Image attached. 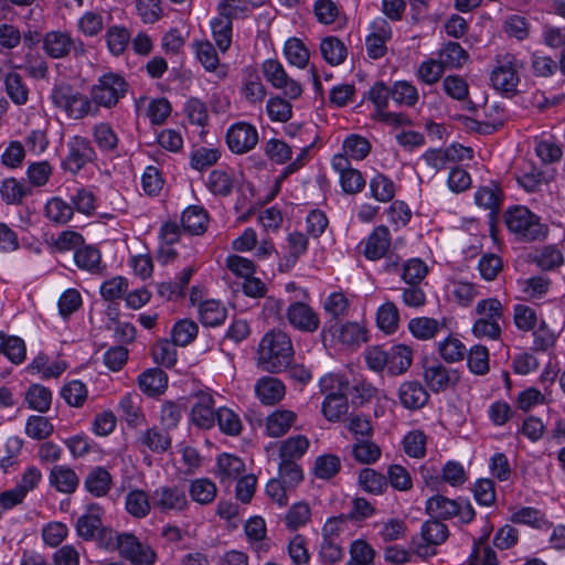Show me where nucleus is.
Listing matches in <instances>:
<instances>
[{
  "label": "nucleus",
  "mask_w": 565,
  "mask_h": 565,
  "mask_svg": "<svg viewBox=\"0 0 565 565\" xmlns=\"http://www.w3.org/2000/svg\"><path fill=\"white\" fill-rule=\"evenodd\" d=\"M205 185L214 195L225 198L232 193L234 181L227 171L215 169L210 172Z\"/></svg>",
  "instance_id": "nucleus-34"
},
{
  "label": "nucleus",
  "mask_w": 565,
  "mask_h": 565,
  "mask_svg": "<svg viewBox=\"0 0 565 565\" xmlns=\"http://www.w3.org/2000/svg\"><path fill=\"white\" fill-rule=\"evenodd\" d=\"M420 535L424 543L416 546V553L425 557L436 553L434 546L443 544L448 539L449 531L446 524L433 518L423 523Z\"/></svg>",
  "instance_id": "nucleus-11"
},
{
  "label": "nucleus",
  "mask_w": 565,
  "mask_h": 565,
  "mask_svg": "<svg viewBox=\"0 0 565 565\" xmlns=\"http://www.w3.org/2000/svg\"><path fill=\"white\" fill-rule=\"evenodd\" d=\"M533 260L542 270H554L563 265L564 256L556 246L547 245L536 252Z\"/></svg>",
  "instance_id": "nucleus-45"
},
{
  "label": "nucleus",
  "mask_w": 565,
  "mask_h": 565,
  "mask_svg": "<svg viewBox=\"0 0 565 565\" xmlns=\"http://www.w3.org/2000/svg\"><path fill=\"white\" fill-rule=\"evenodd\" d=\"M49 481L56 491L62 493H73L78 487L79 478L76 472L66 466H54L51 469Z\"/></svg>",
  "instance_id": "nucleus-25"
},
{
  "label": "nucleus",
  "mask_w": 565,
  "mask_h": 565,
  "mask_svg": "<svg viewBox=\"0 0 565 565\" xmlns=\"http://www.w3.org/2000/svg\"><path fill=\"white\" fill-rule=\"evenodd\" d=\"M25 399L30 408L45 413L51 406L52 393L45 386L33 384L29 387Z\"/></svg>",
  "instance_id": "nucleus-49"
},
{
  "label": "nucleus",
  "mask_w": 565,
  "mask_h": 565,
  "mask_svg": "<svg viewBox=\"0 0 565 565\" xmlns=\"http://www.w3.org/2000/svg\"><path fill=\"white\" fill-rule=\"evenodd\" d=\"M320 51L327 63L330 65H340L347 57V47L342 41L335 36H328L321 41Z\"/></svg>",
  "instance_id": "nucleus-38"
},
{
  "label": "nucleus",
  "mask_w": 565,
  "mask_h": 565,
  "mask_svg": "<svg viewBox=\"0 0 565 565\" xmlns=\"http://www.w3.org/2000/svg\"><path fill=\"white\" fill-rule=\"evenodd\" d=\"M140 390L148 395L162 393L168 384V376L161 369H149L138 377Z\"/></svg>",
  "instance_id": "nucleus-28"
},
{
  "label": "nucleus",
  "mask_w": 565,
  "mask_h": 565,
  "mask_svg": "<svg viewBox=\"0 0 565 565\" xmlns=\"http://www.w3.org/2000/svg\"><path fill=\"white\" fill-rule=\"evenodd\" d=\"M294 359L289 335L280 330L267 332L258 344L257 365L268 373H280Z\"/></svg>",
  "instance_id": "nucleus-1"
},
{
  "label": "nucleus",
  "mask_w": 565,
  "mask_h": 565,
  "mask_svg": "<svg viewBox=\"0 0 565 565\" xmlns=\"http://www.w3.org/2000/svg\"><path fill=\"white\" fill-rule=\"evenodd\" d=\"M45 216L55 224H66L74 214L73 205L58 196L47 201L44 207Z\"/></svg>",
  "instance_id": "nucleus-36"
},
{
  "label": "nucleus",
  "mask_w": 565,
  "mask_h": 565,
  "mask_svg": "<svg viewBox=\"0 0 565 565\" xmlns=\"http://www.w3.org/2000/svg\"><path fill=\"white\" fill-rule=\"evenodd\" d=\"M440 356L448 363L461 361L466 355L465 344L457 338L448 337L438 343Z\"/></svg>",
  "instance_id": "nucleus-56"
},
{
  "label": "nucleus",
  "mask_w": 565,
  "mask_h": 565,
  "mask_svg": "<svg viewBox=\"0 0 565 565\" xmlns=\"http://www.w3.org/2000/svg\"><path fill=\"white\" fill-rule=\"evenodd\" d=\"M391 98L397 105L414 106L418 100V93L414 85L406 81L395 82L390 86Z\"/></svg>",
  "instance_id": "nucleus-51"
},
{
  "label": "nucleus",
  "mask_w": 565,
  "mask_h": 565,
  "mask_svg": "<svg viewBox=\"0 0 565 565\" xmlns=\"http://www.w3.org/2000/svg\"><path fill=\"white\" fill-rule=\"evenodd\" d=\"M61 395L70 406L81 407L87 398V388L84 383L74 380L62 387Z\"/></svg>",
  "instance_id": "nucleus-64"
},
{
  "label": "nucleus",
  "mask_w": 565,
  "mask_h": 565,
  "mask_svg": "<svg viewBox=\"0 0 565 565\" xmlns=\"http://www.w3.org/2000/svg\"><path fill=\"white\" fill-rule=\"evenodd\" d=\"M370 189L373 198L380 202H388L395 194L394 182L382 173L376 174L371 180Z\"/></svg>",
  "instance_id": "nucleus-61"
},
{
  "label": "nucleus",
  "mask_w": 565,
  "mask_h": 565,
  "mask_svg": "<svg viewBox=\"0 0 565 565\" xmlns=\"http://www.w3.org/2000/svg\"><path fill=\"white\" fill-rule=\"evenodd\" d=\"M475 202L484 209L497 212L502 202V190L498 184L492 183L488 186H481L475 193Z\"/></svg>",
  "instance_id": "nucleus-43"
},
{
  "label": "nucleus",
  "mask_w": 565,
  "mask_h": 565,
  "mask_svg": "<svg viewBox=\"0 0 565 565\" xmlns=\"http://www.w3.org/2000/svg\"><path fill=\"white\" fill-rule=\"evenodd\" d=\"M514 56L507 54L498 61L497 67L491 73L492 86L503 93H513L519 84L518 72L514 67Z\"/></svg>",
  "instance_id": "nucleus-14"
},
{
  "label": "nucleus",
  "mask_w": 565,
  "mask_h": 565,
  "mask_svg": "<svg viewBox=\"0 0 565 565\" xmlns=\"http://www.w3.org/2000/svg\"><path fill=\"white\" fill-rule=\"evenodd\" d=\"M507 227L525 242L541 241L547 236L548 227L527 207L516 205L504 214Z\"/></svg>",
  "instance_id": "nucleus-3"
},
{
  "label": "nucleus",
  "mask_w": 565,
  "mask_h": 565,
  "mask_svg": "<svg viewBox=\"0 0 565 565\" xmlns=\"http://www.w3.org/2000/svg\"><path fill=\"white\" fill-rule=\"evenodd\" d=\"M309 448V440L303 435L291 436L284 440L279 448L280 461L297 462Z\"/></svg>",
  "instance_id": "nucleus-29"
},
{
  "label": "nucleus",
  "mask_w": 565,
  "mask_h": 565,
  "mask_svg": "<svg viewBox=\"0 0 565 565\" xmlns=\"http://www.w3.org/2000/svg\"><path fill=\"white\" fill-rule=\"evenodd\" d=\"M341 469V460L337 455L326 454L317 457L313 475L323 480L333 478Z\"/></svg>",
  "instance_id": "nucleus-47"
},
{
  "label": "nucleus",
  "mask_w": 565,
  "mask_h": 565,
  "mask_svg": "<svg viewBox=\"0 0 565 565\" xmlns=\"http://www.w3.org/2000/svg\"><path fill=\"white\" fill-rule=\"evenodd\" d=\"M255 393L264 405H275L284 398L286 387L276 377L263 376L255 384Z\"/></svg>",
  "instance_id": "nucleus-19"
},
{
  "label": "nucleus",
  "mask_w": 565,
  "mask_h": 565,
  "mask_svg": "<svg viewBox=\"0 0 565 565\" xmlns=\"http://www.w3.org/2000/svg\"><path fill=\"white\" fill-rule=\"evenodd\" d=\"M374 548L362 540L352 542L350 547V559L347 565H374Z\"/></svg>",
  "instance_id": "nucleus-52"
},
{
  "label": "nucleus",
  "mask_w": 565,
  "mask_h": 565,
  "mask_svg": "<svg viewBox=\"0 0 565 565\" xmlns=\"http://www.w3.org/2000/svg\"><path fill=\"white\" fill-rule=\"evenodd\" d=\"M125 505L130 515L138 519L145 518L152 508L151 495L149 497L143 490H131L126 495Z\"/></svg>",
  "instance_id": "nucleus-30"
},
{
  "label": "nucleus",
  "mask_w": 565,
  "mask_h": 565,
  "mask_svg": "<svg viewBox=\"0 0 565 565\" xmlns=\"http://www.w3.org/2000/svg\"><path fill=\"white\" fill-rule=\"evenodd\" d=\"M213 39L221 52H226L232 44L233 22L222 15L211 21Z\"/></svg>",
  "instance_id": "nucleus-33"
},
{
  "label": "nucleus",
  "mask_w": 565,
  "mask_h": 565,
  "mask_svg": "<svg viewBox=\"0 0 565 565\" xmlns=\"http://www.w3.org/2000/svg\"><path fill=\"white\" fill-rule=\"evenodd\" d=\"M128 84L122 76L107 73L92 87L90 97L95 106L111 108L125 96Z\"/></svg>",
  "instance_id": "nucleus-7"
},
{
  "label": "nucleus",
  "mask_w": 565,
  "mask_h": 565,
  "mask_svg": "<svg viewBox=\"0 0 565 565\" xmlns=\"http://www.w3.org/2000/svg\"><path fill=\"white\" fill-rule=\"evenodd\" d=\"M359 483L364 491L375 495L382 494L387 488L386 477L372 468L360 471Z\"/></svg>",
  "instance_id": "nucleus-39"
},
{
  "label": "nucleus",
  "mask_w": 565,
  "mask_h": 565,
  "mask_svg": "<svg viewBox=\"0 0 565 565\" xmlns=\"http://www.w3.org/2000/svg\"><path fill=\"white\" fill-rule=\"evenodd\" d=\"M226 142L232 152L243 154L255 148L258 132L249 124L237 122L227 130Z\"/></svg>",
  "instance_id": "nucleus-12"
},
{
  "label": "nucleus",
  "mask_w": 565,
  "mask_h": 565,
  "mask_svg": "<svg viewBox=\"0 0 565 565\" xmlns=\"http://www.w3.org/2000/svg\"><path fill=\"white\" fill-rule=\"evenodd\" d=\"M6 92L17 105H24L29 99V88L20 74L10 72L4 76Z\"/></svg>",
  "instance_id": "nucleus-40"
},
{
  "label": "nucleus",
  "mask_w": 565,
  "mask_h": 565,
  "mask_svg": "<svg viewBox=\"0 0 565 565\" xmlns=\"http://www.w3.org/2000/svg\"><path fill=\"white\" fill-rule=\"evenodd\" d=\"M130 40L131 35L129 31L124 26L113 25L108 28L106 32L108 50L116 56L122 54L126 51Z\"/></svg>",
  "instance_id": "nucleus-46"
},
{
  "label": "nucleus",
  "mask_w": 565,
  "mask_h": 565,
  "mask_svg": "<svg viewBox=\"0 0 565 565\" xmlns=\"http://www.w3.org/2000/svg\"><path fill=\"white\" fill-rule=\"evenodd\" d=\"M244 469V462L236 456L222 454L217 458V476L221 482L238 478Z\"/></svg>",
  "instance_id": "nucleus-35"
},
{
  "label": "nucleus",
  "mask_w": 565,
  "mask_h": 565,
  "mask_svg": "<svg viewBox=\"0 0 565 565\" xmlns=\"http://www.w3.org/2000/svg\"><path fill=\"white\" fill-rule=\"evenodd\" d=\"M323 308L331 316L324 328L331 331L335 327L337 320L347 315L349 300L342 292H332L326 299Z\"/></svg>",
  "instance_id": "nucleus-37"
},
{
  "label": "nucleus",
  "mask_w": 565,
  "mask_h": 565,
  "mask_svg": "<svg viewBox=\"0 0 565 565\" xmlns=\"http://www.w3.org/2000/svg\"><path fill=\"white\" fill-rule=\"evenodd\" d=\"M367 366L374 372L384 370L392 376L404 374L413 362V351L405 344L392 345L387 349L375 345L365 351Z\"/></svg>",
  "instance_id": "nucleus-2"
},
{
  "label": "nucleus",
  "mask_w": 565,
  "mask_h": 565,
  "mask_svg": "<svg viewBox=\"0 0 565 565\" xmlns=\"http://www.w3.org/2000/svg\"><path fill=\"white\" fill-rule=\"evenodd\" d=\"M74 260L78 268L92 274L102 273L100 252L93 246L79 247L74 253Z\"/></svg>",
  "instance_id": "nucleus-32"
},
{
  "label": "nucleus",
  "mask_w": 565,
  "mask_h": 565,
  "mask_svg": "<svg viewBox=\"0 0 565 565\" xmlns=\"http://www.w3.org/2000/svg\"><path fill=\"white\" fill-rule=\"evenodd\" d=\"M152 508L161 513L181 512L189 505L181 486H161L151 493Z\"/></svg>",
  "instance_id": "nucleus-10"
},
{
  "label": "nucleus",
  "mask_w": 565,
  "mask_h": 565,
  "mask_svg": "<svg viewBox=\"0 0 565 565\" xmlns=\"http://www.w3.org/2000/svg\"><path fill=\"white\" fill-rule=\"evenodd\" d=\"M480 318L475 322L472 332L477 338L487 337L497 340L501 335L499 321L503 318V307L495 298L481 300L476 307Z\"/></svg>",
  "instance_id": "nucleus-6"
},
{
  "label": "nucleus",
  "mask_w": 565,
  "mask_h": 565,
  "mask_svg": "<svg viewBox=\"0 0 565 565\" xmlns=\"http://www.w3.org/2000/svg\"><path fill=\"white\" fill-rule=\"evenodd\" d=\"M95 158V151L88 139L76 136L68 142V154L63 161L65 169L77 173Z\"/></svg>",
  "instance_id": "nucleus-15"
},
{
  "label": "nucleus",
  "mask_w": 565,
  "mask_h": 565,
  "mask_svg": "<svg viewBox=\"0 0 565 565\" xmlns=\"http://www.w3.org/2000/svg\"><path fill=\"white\" fill-rule=\"evenodd\" d=\"M166 428L153 426L141 433L139 441L154 454H163L171 448L172 439Z\"/></svg>",
  "instance_id": "nucleus-26"
},
{
  "label": "nucleus",
  "mask_w": 565,
  "mask_h": 565,
  "mask_svg": "<svg viewBox=\"0 0 565 565\" xmlns=\"http://www.w3.org/2000/svg\"><path fill=\"white\" fill-rule=\"evenodd\" d=\"M391 246V234L386 226L380 225L375 227L372 233L369 235L365 248L364 256L367 259L376 260L386 255Z\"/></svg>",
  "instance_id": "nucleus-20"
},
{
  "label": "nucleus",
  "mask_w": 565,
  "mask_h": 565,
  "mask_svg": "<svg viewBox=\"0 0 565 565\" xmlns=\"http://www.w3.org/2000/svg\"><path fill=\"white\" fill-rule=\"evenodd\" d=\"M216 486L210 479H195L190 484V495L193 501L200 504H209L216 497Z\"/></svg>",
  "instance_id": "nucleus-44"
},
{
  "label": "nucleus",
  "mask_w": 565,
  "mask_h": 565,
  "mask_svg": "<svg viewBox=\"0 0 565 565\" xmlns=\"http://www.w3.org/2000/svg\"><path fill=\"white\" fill-rule=\"evenodd\" d=\"M349 409L347 393L326 396L322 403V414L329 422H338Z\"/></svg>",
  "instance_id": "nucleus-41"
},
{
  "label": "nucleus",
  "mask_w": 565,
  "mask_h": 565,
  "mask_svg": "<svg viewBox=\"0 0 565 565\" xmlns=\"http://www.w3.org/2000/svg\"><path fill=\"white\" fill-rule=\"evenodd\" d=\"M1 198L7 204H20L31 193L30 189L15 179H7L0 189Z\"/></svg>",
  "instance_id": "nucleus-59"
},
{
  "label": "nucleus",
  "mask_w": 565,
  "mask_h": 565,
  "mask_svg": "<svg viewBox=\"0 0 565 565\" xmlns=\"http://www.w3.org/2000/svg\"><path fill=\"white\" fill-rule=\"evenodd\" d=\"M285 55L288 62L299 68H305L309 62L310 53L301 40L289 39L285 44Z\"/></svg>",
  "instance_id": "nucleus-48"
},
{
  "label": "nucleus",
  "mask_w": 565,
  "mask_h": 565,
  "mask_svg": "<svg viewBox=\"0 0 565 565\" xmlns=\"http://www.w3.org/2000/svg\"><path fill=\"white\" fill-rule=\"evenodd\" d=\"M174 342L168 340L157 341L151 350L152 358L157 364L172 367L177 362V350Z\"/></svg>",
  "instance_id": "nucleus-55"
},
{
  "label": "nucleus",
  "mask_w": 565,
  "mask_h": 565,
  "mask_svg": "<svg viewBox=\"0 0 565 565\" xmlns=\"http://www.w3.org/2000/svg\"><path fill=\"white\" fill-rule=\"evenodd\" d=\"M209 214L199 205L186 207L181 215V225L183 231L192 235H201L207 228Z\"/></svg>",
  "instance_id": "nucleus-24"
},
{
  "label": "nucleus",
  "mask_w": 565,
  "mask_h": 565,
  "mask_svg": "<svg viewBox=\"0 0 565 565\" xmlns=\"http://www.w3.org/2000/svg\"><path fill=\"white\" fill-rule=\"evenodd\" d=\"M426 512L439 521L458 516L463 524L472 522L476 516L475 509L468 500L461 498L452 500L441 494H436L427 500Z\"/></svg>",
  "instance_id": "nucleus-5"
},
{
  "label": "nucleus",
  "mask_w": 565,
  "mask_h": 565,
  "mask_svg": "<svg viewBox=\"0 0 565 565\" xmlns=\"http://www.w3.org/2000/svg\"><path fill=\"white\" fill-rule=\"evenodd\" d=\"M352 455L361 463H373L380 458L381 448L370 439H361L353 445Z\"/></svg>",
  "instance_id": "nucleus-57"
},
{
  "label": "nucleus",
  "mask_w": 565,
  "mask_h": 565,
  "mask_svg": "<svg viewBox=\"0 0 565 565\" xmlns=\"http://www.w3.org/2000/svg\"><path fill=\"white\" fill-rule=\"evenodd\" d=\"M398 319V310L393 302H386L382 305L377 310V326L386 333H392L397 329Z\"/></svg>",
  "instance_id": "nucleus-60"
},
{
  "label": "nucleus",
  "mask_w": 565,
  "mask_h": 565,
  "mask_svg": "<svg viewBox=\"0 0 565 565\" xmlns=\"http://www.w3.org/2000/svg\"><path fill=\"white\" fill-rule=\"evenodd\" d=\"M344 152L354 160L364 159L371 150L369 140L360 135H350L343 142Z\"/></svg>",
  "instance_id": "nucleus-63"
},
{
  "label": "nucleus",
  "mask_w": 565,
  "mask_h": 565,
  "mask_svg": "<svg viewBox=\"0 0 565 565\" xmlns=\"http://www.w3.org/2000/svg\"><path fill=\"white\" fill-rule=\"evenodd\" d=\"M377 31L366 38L365 45L367 55L371 58H380L386 53V41L392 36L391 26L385 20L380 21Z\"/></svg>",
  "instance_id": "nucleus-27"
},
{
  "label": "nucleus",
  "mask_w": 565,
  "mask_h": 565,
  "mask_svg": "<svg viewBox=\"0 0 565 565\" xmlns=\"http://www.w3.org/2000/svg\"><path fill=\"white\" fill-rule=\"evenodd\" d=\"M439 327L440 324L436 319L427 317L414 318L408 322L411 333L419 340L433 339L437 334Z\"/></svg>",
  "instance_id": "nucleus-50"
},
{
  "label": "nucleus",
  "mask_w": 565,
  "mask_h": 565,
  "mask_svg": "<svg viewBox=\"0 0 565 565\" xmlns=\"http://www.w3.org/2000/svg\"><path fill=\"white\" fill-rule=\"evenodd\" d=\"M227 317L226 308L214 299L205 300L199 308V318L202 324L216 327L222 324Z\"/></svg>",
  "instance_id": "nucleus-31"
},
{
  "label": "nucleus",
  "mask_w": 565,
  "mask_h": 565,
  "mask_svg": "<svg viewBox=\"0 0 565 565\" xmlns=\"http://www.w3.org/2000/svg\"><path fill=\"white\" fill-rule=\"evenodd\" d=\"M198 324L192 320H180L172 329L171 337L174 344L185 347L198 335Z\"/></svg>",
  "instance_id": "nucleus-58"
},
{
  "label": "nucleus",
  "mask_w": 565,
  "mask_h": 565,
  "mask_svg": "<svg viewBox=\"0 0 565 565\" xmlns=\"http://www.w3.org/2000/svg\"><path fill=\"white\" fill-rule=\"evenodd\" d=\"M52 102L73 119H83L87 115H96L98 111V107L93 105L92 97L75 90L71 85L55 87L52 92Z\"/></svg>",
  "instance_id": "nucleus-4"
},
{
  "label": "nucleus",
  "mask_w": 565,
  "mask_h": 565,
  "mask_svg": "<svg viewBox=\"0 0 565 565\" xmlns=\"http://www.w3.org/2000/svg\"><path fill=\"white\" fill-rule=\"evenodd\" d=\"M221 431L228 436H237L242 431V422L232 409L221 407L216 411V418Z\"/></svg>",
  "instance_id": "nucleus-54"
},
{
  "label": "nucleus",
  "mask_w": 565,
  "mask_h": 565,
  "mask_svg": "<svg viewBox=\"0 0 565 565\" xmlns=\"http://www.w3.org/2000/svg\"><path fill=\"white\" fill-rule=\"evenodd\" d=\"M43 41V50L51 58H64L73 53L75 58L86 55L87 50L81 39H74L68 33L62 31L47 32Z\"/></svg>",
  "instance_id": "nucleus-8"
},
{
  "label": "nucleus",
  "mask_w": 565,
  "mask_h": 565,
  "mask_svg": "<svg viewBox=\"0 0 565 565\" xmlns=\"http://www.w3.org/2000/svg\"><path fill=\"white\" fill-rule=\"evenodd\" d=\"M103 510L97 503L87 505L86 512L76 521L77 535L84 541H93L103 526L100 519Z\"/></svg>",
  "instance_id": "nucleus-18"
},
{
  "label": "nucleus",
  "mask_w": 565,
  "mask_h": 565,
  "mask_svg": "<svg viewBox=\"0 0 565 565\" xmlns=\"http://www.w3.org/2000/svg\"><path fill=\"white\" fill-rule=\"evenodd\" d=\"M193 45L195 55L203 67L207 72L215 71L220 64V60L212 43L209 41H196Z\"/></svg>",
  "instance_id": "nucleus-62"
},
{
  "label": "nucleus",
  "mask_w": 565,
  "mask_h": 565,
  "mask_svg": "<svg viewBox=\"0 0 565 565\" xmlns=\"http://www.w3.org/2000/svg\"><path fill=\"white\" fill-rule=\"evenodd\" d=\"M398 397L405 408L419 409L427 404L429 394L419 382L408 381L401 385Z\"/></svg>",
  "instance_id": "nucleus-22"
},
{
  "label": "nucleus",
  "mask_w": 565,
  "mask_h": 565,
  "mask_svg": "<svg viewBox=\"0 0 565 565\" xmlns=\"http://www.w3.org/2000/svg\"><path fill=\"white\" fill-rule=\"evenodd\" d=\"M298 419L297 413L290 409H276L266 418V433L269 437L277 438L286 435Z\"/></svg>",
  "instance_id": "nucleus-21"
},
{
  "label": "nucleus",
  "mask_w": 565,
  "mask_h": 565,
  "mask_svg": "<svg viewBox=\"0 0 565 565\" xmlns=\"http://www.w3.org/2000/svg\"><path fill=\"white\" fill-rule=\"evenodd\" d=\"M113 484V478L104 467H94L84 480V488L96 498L106 495Z\"/></svg>",
  "instance_id": "nucleus-23"
},
{
  "label": "nucleus",
  "mask_w": 565,
  "mask_h": 565,
  "mask_svg": "<svg viewBox=\"0 0 565 565\" xmlns=\"http://www.w3.org/2000/svg\"><path fill=\"white\" fill-rule=\"evenodd\" d=\"M424 380L433 392L438 393L455 386L459 381V374L437 361L426 362L424 364Z\"/></svg>",
  "instance_id": "nucleus-13"
},
{
  "label": "nucleus",
  "mask_w": 565,
  "mask_h": 565,
  "mask_svg": "<svg viewBox=\"0 0 565 565\" xmlns=\"http://www.w3.org/2000/svg\"><path fill=\"white\" fill-rule=\"evenodd\" d=\"M469 55L466 50L457 42H447L439 53V61L444 67L459 68L461 67Z\"/></svg>",
  "instance_id": "nucleus-42"
},
{
  "label": "nucleus",
  "mask_w": 565,
  "mask_h": 565,
  "mask_svg": "<svg viewBox=\"0 0 565 565\" xmlns=\"http://www.w3.org/2000/svg\"><path fill=\"white\" fill-rule=\"evenodd\" d=\"M216 412L214 411V399L209 393H200L198 401L192 407L191 420L202 429H210L214 426Z\"/></svg>",
  "instance_id": "nucleus-17"
},
{
  "label": "nucleus",
  "mask_w": 565,
  "mask_h": 565,
  "mask_svg": "<svg viewBox=\"0 0 565 565\" xmlns=\"http://www.w3.org/2000/svg\"><path fill=\"white\" fill-rule=\"evenodd\" d=\"M221 158V152L217 148L200 147L191 152L190 164L198 171L206 170L214 166Z\"/></svg>",
  "instance_id": "nucleus-53"
},
{
  "label": "nucleus",
  "mask_w": 565,
  "mask_h": 565,
  "mask_svg": "<svg viewBox=\"0 0 565 565\" xmlns=\"http://www.w3.org/2000/svg\"><path fill=\"white\" fill-rule=\"evenodd\" d=\"M118 552L132 565H154L157 561V553L152 547L130 533L118 534Z\"/></svg>",
  "instance_id": "nucleus-9"
},
{
  "label": "nucleus",
  "mask_w": 565,
  "mask_h": 565,
  "mask_svg": "<svg viewBox=\"0 0 565 565\" xmlns=\"http://www.w3.org/2000/svg\"><path fill=\"white\" fill-rule=\"evenodd\" d=\"M289 323L303 332H315L319 329L320 319L317 312L302 301L292 302L287 309Z\"/></svg>",
  "instance_id": "nucleus-16"
}]
</instances>
